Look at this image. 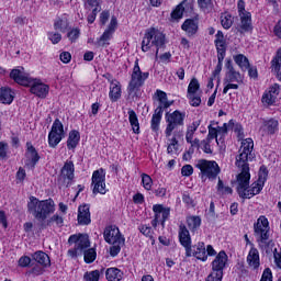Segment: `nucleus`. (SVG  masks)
<instances>
[{
    "label": "nucleus",
    "mask_w": 281,
    "mask_h": 281,
    "mask_svg": "<svg viewBox=\"0 0 281 281\" xmlns=\"http://www.w3.org/2000/svg\"><path fill=\"white\" fill-rule=\"evenodd\" d=\"M67 37L71 43H76L80 38V29H72L67 33Z\"/></svg>",
    "instance_id": "52"
},
{
    "label": "nucleus",
    "mask_w": 281,
    "mask_h": 281,
    "mask_svg": "<svg viewBox=\"0 0 281 281\" xmlns=\"http://www.w3.org/2000/svg\"><path fill=\"white\" fill-rule=\"evenodd\" d=\"M59 58H60L61 63L67 65V63L71 61V54L69 52H64L59 55Z\"/></svg>",
    "instance_id": "61"
},
{
    "label": "nucleus",
    "mask_w": 281,
    "mask_h": 281,
    "mask_svg": "<svg viewBox=\"0 0 281 281\" xmlns=\"http://www.w3.org/2000/svg\"><path fill=\"white\" fill-rule=\"evenodd\" d=\"M74 172H76L74 161L67 160L60 171L59 182L61 183V188H69L71 186L75 177Z\"/></svg>",
    "instance_id": "13"
},
{
    "label": "nucleus",
    "mask_w": 281,
    "mask_h": 281,
    "mask_svg": "<svg viewBox=\"0 0 281 281\" xmlns=\"http://www.w3.org/2000/svg\"><path fill=\"white\" fill-rule=\"evenodd\" d=\"M31 93L37 95V98H47L49 93V86L43 83L40 79H31Z\"/></svg>",
    "instance_id": "17"
},
{
    "label": "nucleus",
    "mask_w": 281,
    "mask_h": 281,
    "mask_svg": "<svg viewBox=\"0 0 281 281\" xmlns=\"http://www.w3.org/2000/svg\"><path fill=\"white\" fill-rule=\"evenodd\" d=\"M52 223H55L57 227H63V216L55 214L50 218L47 220L46 225H52Z\"/></svg>",
    "instance_id": "48"
},
{
    "label": "nucleus",
    "mask_w": 281,
    "mask_h": 281,
    "mask_svg": "<svg viewBox=\"0 0 281 281\" xmlns=\"http://www.w3.org/2000/svg\"><path fill=\"white\" fill-rule=\"evenodd\" d=\"M103 238L105 243L112 245V247H110V256L115 258V256L122 251V247H124L125 243L124 236L120 233V228H117V226H106L103 232Z\"/></svg>",
    "instance_id": "5"
},
{
    "label": "nucleus",
    "mask_w": 281,
    "mask_h": 281,
    "mask_svg": "<svg viewBox=\"0 0 281 281\" xmlns=\"http://www.w3.org/2000/svg\"><path fill=\"white\" fill-rule=\"evenodd\" d=\"M165 120L167 122V126L165 130L166 137H171L172 132L176 128H179V126H183V122L186 121V114L184 112H181L179 110H176L173 112H167L165 114Z\"/></svg>",
    "instance_id": "9"
},
{
    "label": "nucleus",
    "mask_w": 281,
    "mask_h": 281,
    "mask_svg": "<svg viewBox=\"0 0 281 281\" xmlns=\"http://www.w3.org/2000/svg\"><path fill=\"white\" fill-rule=\"evenodd\" d=\"M26 146H27L26 158L29 160L26 166H31V168H34V166L38 164L41 156H38V151H36V148H34L32 143H26Z\"/></svg>",
    "instance_id": "22"
},
{
    "label": "nucleus",
    "mask_w": 281,
    "mask_h": 281,
    "mask_svg": "<svg viewBox=\"0 0 281 281\" xmlns=\"http://www.w3.org/2000/svg\"><path fill=\"white\" fill-rule=\"evenodd\" d=\"M187 224L191 232H196L201 227V217L200 216H189L187 217Z\"/></svg>",
    "instance_id": "37"
},
{
    "label": "nucleus",
    "mask_w": 281,
    "mask_h": 281,
    "mask_svg": "<svg viewBox=\"0 0 281 281\" xmlns=\"http://www.w3.org/2000/svg\"><path fill=\"white\" fill-rule=\"evenodd\" d=\"M225 67L227 69L225 78H224V89L223 93H227L229 89H238L239 85H243V75L240 72L236 71L234 68V64H232V59H226Z\"/></svg>",
    "instance_id": "8"
},
{
    "label": "nucleus",
    "mask_w": 281,
    "mask_h": 281,
    "mask_svg": "<svg viewBox=\"0 0 281 281\" xmlns=\"http://www.w3.org/2000/svg\"><path fill=\"white\" fill-rule=\"evenodd\" d=\"M206 281H223V273L214 272L212 270V272L206 278Z\"/></svg>",
    "instance_id": "58"
},
{
    "label": "nucleus",
    "mask_w": 281,
    "mask_h": 281,
    "mask_svg": "<svg viewBox=\"0 0 281 281\" xmlns=\"http://www.w3.org/2000/svg\"><path fill=\"white\" fill-rule=\"evenodd\" d=\"M95 258H98V252H95L94 248H89L83 251V260L87 265L94 262Z\"/></svg>",
    "instance_id": "39"
},
{
    "label": "nucleus",
    "mask_w": 281,
    "mask_h": 281,
    "mask_svg": "<svg viewBox=\"0 0 281 281\" xmlns=\"http://www.w3.org/2000/svg\"><path fill=\"white\" fill-rule=\"evenodd\" d=\"M181 27L187 35L194 36V34L199 32V22L192 19H188L183 22Z\"/></svg>",
    "instance_id": "24"
},
{
    "label": "nucleus",
    "mask_w": 281,
    "mask_h": 281,
    "mask_svg": "<svg viewBox=\"0 0 281 281\" xmlns=\"http://www.w3.org/2000/svg\"><path fill=\"white\" fill-rule=\"evenodd\" d=\"M153 211L157 215V218L160 220L161 225H164L168 216H170V209H164V205L161 204H155Z\"/></svg>",
    "instance_id": "27"
},
{
    "label": "nucleus",
    "mask_w": 281,
    "mask_h": 281,
    "mask_svg": "<svg viewBox=\"0 0 281 281\" xmlns=\"http://www.w3.org/2000/svg\"><path fill=\"white\" fill-rule=\"evenodd\" d=\"M142 183L145 190H150L153 188V178L150 176L143 173L142 175Z\"/></svg>",
    "instance_id": "51"
},
{
    "label": "nucleus",
    "mask_w": 281,
    "mask_h": 281,
    "mask_svg": "<svg viewBox=\"0 0 281 281\" xmlns=\"http://www.w3.org/2000/svg\"><path fill=\"white\" fill-rule=\"evenodd\" d=\"M260 281H273V273L271 272V268H266L263 270Z\"/></svg>",
    "instance_id": "56"
},
{
    "label": "nucleus",
    "mask_w": 281,
    "mask_h": 281,
    "mask_svg": "<svg viewBox=\"0 0 281 281\" xmlns=\"http://www.w3.org/2000/svg\"><path fill=\"white\" fill-rule=\"evenodd\" d=\"M80 143V132L74 130L70 131L68 140H67V148L68 150H74Z\"/></svg>",
    "instance_id": "31"
},
{
    "label": "nucleus",
    "mask_w": 281,
    "mask_h": 281,
    "mask_svg": "<svg viewBox=\"0 0 281 281\" xmlns=\"http://www.w3.org/2000/svg\"><path fill=\"white\" fill-rule=\"evenodd\" d=\"M233 128H234L235 133H237L238 139H244L245 134L243 133V126L240 124H236V125H234Z\"/></svg>",
    "instance_id": "63"
},
{
    "label": "nucleus",
    "mask_w": 281,
    "mask_h": 281,
    "mask_svg": "<svg viewBox=\"0 0 281 281\" xmlns=\"http://www.w3.org/2000/svg\"><path fill=\"white\" fill-rule=\"evenodd\" d=\"M274 34L278 38H281V20L274 26Z\"/></svg>",
    "instance_id": "64"
},
{
    "label": "nucleus",
    "mask_w": 281,
    "mask_h": 281,
    "mask_svg": "<svg viewBox=\"0 0 281 281\" xmlns=\"http://www.w3.org/2000/svg\"><path fill=\"white\" fill-rule=\"evenodd\" d=\"M113 36V32L105 30L101 37L97 41L98 47H104L109 45L111 37Z\"/></svg>",
    "instance_id": "38"
},
{
    "label": "nucleus",
    "mask_w": 281,
    "mask_h": 281,
    "mask_svg": "<svg viewBox=\"0 0 281 281\" xmlns=\"http://www.w3.org/2000/svg\"><path fill=\"white\" fill-rule=\"evenodd\" d=\"M148 76H150V74L143 72L142 68H139V59H136L131 75V80L127 87L128 94H136L139 91V89L144 87L146 80H148Z\"/></svg>",
    "instance_id": "7"
},
{
    "label": "nucleus",
    "mask_w": 281,
    "mask_h": 281,
    "mask_svg": "<svg viewBox=\"0 0 281 281\" xmlns=\"http://www.w3.org/2000/svg\"><path fill=\"white\" fill-rule=\"evenodd\" d=\"M10 78L18 85H22V87H30L32 83V78L25 74V69L23 67L12 69Z\"/></svg>",
    "instance_id": "15"
},
{
    "label": "nucleus",
    "mask_w": 281,
    "mask_h": 281,
    "mask_svg": "<svg viewBox=\"0 0 281 281\" xmlns=\"http://www.w3.org/2000/svg\"><path fill=\"white\" fill-rule=\"evenodd\" d=\"M187 98L190 100L191 106H201V97L195 94H187Z\"/></svg>",
    "instance_id": "55"
},
{
    "label": "nucleus",
    "mask_w": 281,
    "mask_h": 281,
    "mask_svg": "<svg viewBox=\"0 0 281 281\" xmlns=\"http://www.w3.org/2000/svg\"><path fill=\"white\" fill-rule=\"evenodd\" d=\"M278 95H280V86L274 83L272 87L265 91L261 98V102L267 106H273L278 100Z\"/></svg>",
    "instance_id": "16"
},
{
    "label": "nucleus",
    "mask_w": 281,
    "mask_h": 281,
    "mask_svg": "<svg viewBox=\"0 0 281 281\" xmlns=\"http://www.w3.org/2000/svg\"><path fill=\"white\" fill-rule=\"evenodd\" d=\"M13 100H14V95L12 94V89L10 88L0 89V102H2V104H12Z\"/></svg>",
    "instance_id": "32"
},
{
    "label": "nucleus",
    "mask_w": 281,
    "mask_h": 281,
    "mask_svg": "<svg viewBox=\"0 0 281 281\" xmlns=\"http://www.w3.org/2000/svg\"><path fill=\"white\" fill-rule=\"evenodd\" d=\"M195 168H198L202 177H207V179H216L221 175V167L214 160L200 159L198 160Z\"/></svg>",
    "instance_id": "10"
},
{
    "label": "nucleus",
    "mask_w": 281,
    "mask_h": 281,
    "mask_svg": "<svg viewBox=\"0 0 281 281\" xmlns=\"http://www.w3.org/2000/svg\"><path fill=\"white\" fill-rule=\"evenodd\" d=\"M194 256L198 260H202V262H205L207 260V254L205 249L204 243H199L196 246H193V252L191 250V256Z\"/></svg>",
    "instance_id": "26"
},
{
    "label": "nucleus",
    "mask_w": 281,
    "mask_h": 281,
    "mask_svg": "<svg viewBox=\"0 0 281 281\" xmlns=\"http://www.w3.org/2000/svg\"><path fill=\"white\" fill-rule=\"evenodd\" d=\"M47 36L49 41L53 43V45H58V42L63 41V35H60V33L48 32Z\"/></svg>",
    "instance_id": "53"
},
{
    "label": "nucleus",
    "mask_w": 281,
    "mask_h": 281,
    "mask_svg": "<svg viewBox=\"0 0 281 281\" xmlns=\"http://www.w3.org/2000/svg\"><path fill=\"white\" fill-rule=\"evenodd\" d=\"M213 139H216V144H218V130L216 127H212V125H209L206 140L212 142Z\"/></svg>",
    "instance_id": "47"
},
{
    "label": "nucleus",
    "mask_w": 281,
    "mask_h": 281,
    "mask_svg": "<svg viewBox=\"0 0 281 281\" xmlns=\"http://www.w3.org/2000/svg\"><path fill=\"white\" fill-rule=\"evenodd\" d=\"M250 154H245L239 151L236 157V166L239 168L240 173L237 176V193L240 199H252L256 194L262 192L267 177H269V171L267 167L261 166L259 169L258 180L251 184L249 188V180L251 179V173H249V157Z\"/></svg>",
    "instance_id": "1"
},
{
    "label": "nucleus",
    "mask_w": 281,
    "mask_h": 281,
    "mask_svg": "<svg viewBox=\"0 0 281 281\" xmlns=\"http://www.w3.org/2000/svg\"><path fill=\"white\" fill-rule=\"evenodd\" d=\"M215 47L217 54H225L227 52V46L225 44V35L222 33V31H217L215 35Z\"/></svg>",
    "instance_id": "30"
},
{
    "label": "nucleus",
    "mask_w": 281,
    "mask_h": 281,
    "mask_svg": "<svg viewBox=\"0 0 281 281\" xmlns=\"http://www.w3.org/2000/svg\"><path fill=\"white\" fill-rule=\"evenodd\" d=\"M237 10H238L239 16H245L246 14H250L245 10V2L243 0L238 1Z\"/></svg>",
    "instance_id": "59"
},
{
    "label": "nucleus",
    "mask_w": 281,
    "mask_h": 281,
    "mask_svg": "<svg viewBox=\"0 0 281 281\" xmlns=\"http://www.w3.org/2000/svg\"><path fill=\"white\" fill-rule=\"evenodd\" d=\"M128 120L130 124L132 126L133 133L136 135H139V120L137 119V113H135V110H128Z\"/></svg>",
    "instance_id": "34"
},
{
    "label": "nucleus",
    "mask_w": 281,
    "mask_h": 281,
    "mask_svg": "<svg viewBox=\"0 0 281 281\" xmlns=\"http://www.w3.org/2000/svg\"><path fill=\"white\" fill-rule=\"evenodd\" d=\"M150 47H156V58L159 56V50L166 47V35L157 30L150 29L145 33L142 42V52H149Z\"/></svg>",
    "instance_id": "4"
},
{
    "label": "nucleus",
    "mask_w": 281,
    "mask_h": 281,
    "mask_svg": "<svg viewBox=\"0 0 281 281\" xmlns=\"http://www.w3.org/2000/svg\"><path fill=\"white\" fill-rule=\"evenodd\" d=\"M179 241L186 249V257L190 258L192 256V238L190 237V231L184 224L179 226Z\"/></svg>",
    "instance_id": "14"
},
{
    "label": "nucleus",
    "mask_w": 281,
    "mask_h": 281,
    "mask_svg": "<svg viewBox=\"0 0 281 281\" xmlns=\"http://www.w3.org/2000/svg\"><path fill=\"white\" fill-rule=\"evenodd\" d=\"M227 265V254L225 250H221L215 259L212 261V271L215 273H223L225 266Z\"/></svg>",
    "instance_id": "19"
},
{
    "label": "nucleus",
    "mask_w": 281,
    "mask_h": 281,
    "mask_svg": "<svg viewBox=\"0 0 281 281\" xmlns=\"http://www.w3.org/2000/svg\"><path fill=\"white\" fill-rule=\"evenodd\" d=\"M106 173L99 169L92 173L93 194H106Z\"/></svg>",
    "instance_id": "12"
},
{
    "label": "nucleus",
    "mask_w": 281,
    "mask_h": 281,
    "mask_svg": "<svg viewBox=\"0 0 281 281\" xmlns=\"http://www.w3.org/2000/svg\"><path fill=\"white\" fill-rule=\"evenodd\" d=\"M86 281H99L100 280V270H93L85 274Z\"/></svg>",
    "instance_id": "49"
},
{
    "label": "nucleus",
    "mask_w": 281,
    "mask_h": 281,
    "mask_svg": "<svg viewBox=\"0 0 281 281\" xmlns=\"http://www.w3.org/2000/svg\"><path fill=\"white\" fill-rule=\"evenodd\" d=\"M156 95L159 101V105L156 108L150 122V128L154 133L159 131V124H161V117H164V109H170L175 101H168V94L161 90L156 91Z\"/></svg>",
    "instance_id": "6"
},
{
    "label": "nucleus",
    "mask_w": 281,
    "mask_h": 281,
    "mask_svg": "<svg viewBox=\"0 0 281 281\" xmlns=\"http://www.w3.org/2000/svg\"><path fill=\"white\" fill-rule=\"evenodd\" d=\"M33 260L41 265L42 267H49L52 265V261L49 260V255L45 254L41 250L34 252L32 255Z\"/></svg>",
    "instance_id": "29"
},
{
    "label": "nucleus",
    "mask_w": 281,
    "mask_h": 281,
    "mask_svg": "<svg viewBox=\"0 0 281 281\" xmlns=\"http://www.w3.org/2000/svg\"><path fill=\"white\" fill-rule=\"evenodd\" d=\"M199 8L206 13L212 12L214 10V3L212 0H198Z\"/></svg>",
    "instance_id": "41"
},
{
    "label": "nucleus",
    "mask_w": 281,
    "mask_h": 281,
    "mask_svg": "<svg viewBox=\"0 0 281 281\" xmlns=\"http://www.w3.org/2000/svg\"><path fill=\"white\" fill-rule=\"evenodd\" d=\"M240 22L237 25V32L239 34H247L254 31V24H251V13H246L245 15H239Z\"/></svg>",
    "instance_id": "21"
},
{
    "label": "nucleus",
    "mask_w": 281,
    "mask_h": 281,
    "mask_svg": "<svg viewBox=\"0 0 281 281\" xmlns=\"http://www.w3.org/2000/svg\"><path fill=\"white\" fill-rule=\"evenodd\" d=\"M32 262V258L27 256H22L19 259V267H30V263Z\"/></svg>",
    "instance_id": "60"
},
{
    "label": "nucleus",
    "mask_w": 281,
    "mask_h": 281,
    "mask_svg": "<svg viewBox=\"0 0 281 281\" xmlns=\"http://www.w3.org/2000/svg\"><path fill=\"white\" fill-rule=\"evenodd\" d=\"M272 72L276 74L277 78L281 82V48L277 50V55L271 61Z\"/></svg>",
    "instance_id": "28"
},
{
    "label": "nucleus",
    "mask_w": 281,
    "mask_h": 281,
    "mask_svg": "<svg viewBox=\"0 0 281 281\" xmlns=\"http://www.w3.org/2000/svg\"><path fill=\"white\" fill-rule=\"evenodd\" d=\"M120 98H122V86H120V81L113 80L110 86V100L117 102Z\"/></svg>",
    "instance_id": "25"
},
{
    "label": "nucleus",
    "mask_w": 281,
    "mask_h": 281,
    "mask_svg": "<svg viewBox=\"0 0 281 281\" xmlns=\"http://www.w3.org/2000/svg\"><path fill=\"white\" fill-rule=\"evenodd\" d=\"M233 60H235L236 65H238L241 71H247V69H249V59L247 56L243 54L234 55Z\"/></svg>",
    "instance_id": "33"
},
{
    "label": "nucleus",
    "mask_w": 281,
    "mask_h": 281,
    "mask_svg": "<svg viewBox=\"0 0 281 281\" xmlns=\"http://www.w3.org/2000/svg\"><path fill=\"white\" fill-rule=\"evenodd\" d=\"M179 150V140H177V134L171 138V143L167 147L168 155H177Z\"/></svg>",
    "instance_id": "44"
},
{
    "label": "nucleus",
    "mask_w": 281,
    "mask_h": 281,
    "mask_svg": "<svg viewBox=\"0 0 281 281\" xmlns=\"http://www.w3.org/2000/svg\"><path fill=\"white\" fill-rule=\"evenodd\" d=\"M267 131L270 135H273L276 131H278V121L276 120H269L266 123Z\"/></svg>",
    "instance_id": "50"
},
{
    "label": "nucleus",
    "mask_w": 281,
    "mask_h": 281,
    "mask_svg": "<svg viewBox=\"0 0 281 281\" xmlns=\"http://www.w3.org/2000/svg\"><path fill=\"white\" fill-rule=\"evenodd\" d=\"M223 60H225V53H217V65L212 74L213 78H216L223 71Z\"/></svg>",
    "instance_id": "40"
},
{
    "label": "nucleus",
    "mask_w": 281,
    "mask_h": 281,
    "mask_svg": "<svg viewBox=\"0 0 281 281\" xmlns=\"http://www.w3.org/2000/svg\"><path fill=\"white\" fill-rule=\"evenodd\" d=\"M122 276H124V273L121 272L117 268H109L105 271V278L109 281H120L122 280Z\"/></svg>",
    "instance_id": "35"
},
{
    "label": "nucleus",
    "mask_w": 281,
    "mask_h": 281,
    "mask_svg": "<svg viewBox=\"0 0 281 281\" xmlns=\"http://www.w3.org/2000/svg\"><path fill=\"white\" fill-rule=\"evenodd\" d=\"M69 245H74L77 251H85V249L89 248L91 243L89 241V236L87 235H71L68 238Z\"/></svg>",
    "instance_id": "18"
},
{
    "label": "nucleus",
    "mask_w": 281,
    "mask_h": 281,
    "mask_svg": "<svg viewBox=\"0 0 281 281\" xmlns=\"http://www.w3.org/2000/svg\"><path fill=\"white\" fill-rule=\"evenodd\" d=\"M201 89V85L199 83V79L193 78L191 79L189 86H188V95L195 94L196 91Z\"/></svg>",
    "instance_id": "45"
},
{
    "label": "nucleus",
    "mask_w": 281,
    "mask_h": 281,
    "mask_svg": "<svg viewBox=\"0 0 281 281\" xmlns=\"http://www.w3.org/2000/svg\"><path fill=\"white\" fill-rule=\"evenodd\" d=\"M193 172H194V168L192 167V165H184L181 168L182 177H191V175H193Z\"/></svg>",
    "instance_id": "57"
},
{
    "label": "nucleus",
    "mask_w": 281,
    "mask_h": 281,
    "mask_svg": "<svg viewBox=\"0 0 281 281\" xmlns=\"http://www.w3.org/2000/svg\"><path fill=\"white\" fill-rule=\"evenodd\" d=\"M247 263L251 269H258L260 267V252H258V249L252 247L247 256Z\"/></svg>",
    "instance_id": "23"
},
{
    "label": "nucleus",
    "mask_w": 281,
    "mask_h": 281,
    "mask_svg": "<svg viewBox=\"0 0 281 281\" xmlns=\"http://www.w3.org/2000/svg\"><path fill=\"white\" fill-rule=\"evenodd\" d=\"M77 221L79 225H91V211L89 204H83L78 207Z\"/></svg>",
    "instance_id": "20"
},
{
    "label": "nucleus",
    "mask_w": 281,
    "mask_h": 281,
    "mask_svg": "<svg viewBox=\"0 0 281 281\" xmlns=\"http://www.w3.org/2000/svg\"><path fill=\"white\" fill-rule=\"evenodd\" d=\"M69 27V22H67V19H58L54 23V30H58L59 32H67V29Z\"/></svg>",
    "instance_id": "43"
},
{
    "label": "nucleus",
    "mask_w": 281,
    "mask_h": 281,
    "mask_svg": "<svg viewBox=\"0 0 281 281\" xmlns=\"http://www.w3.org/2000/svg\"><path fill=\"white\" fill-rule=\"evenodd\" d=\"M186 0L182 1L180 4L177 5V8L171 12V19H182L183 12H186Z\"/></svg>",
    "instance_id": "42"
},
{
    "label": "nucleus",
    "mask_w": 281,
    "mask_h": 281,
    "mask_svg": "<svg viewBox=\"0 0 281 281\" xmlns=\"http://www.w3.org/2000/svg\"><path fill=\"white\" fill-rule=\"evenodd\" d=\"M182 201L186 203V205H190L191 207H194V200L190 196L188 193H183Z\"/></svg>",
    "instance_id": "62"
},
{
    "label": "nucleus",
    "mask_w": 281,
    "mask_h": 281,
    "mask_svg": "<svg viewBox=\"0 0 281 281\" xmlns=\"http://www.w3.org/2000/svg\"><path fill=\"white\" fill-rule=\"evenodd\" d=\"M210 144H212V140H207L206 138L201 142L200 148L206 155H212V147L210 146Z\"/></svg>",
    "instance_id": "54"
},
{
    "label": "nucleus",
    "mask_w": 281,
    "mask_h": 281,
    "mask_svg": "<svg viewBox=\"0 0 281 281\" xmlns=\"http://www.w3.org/2000/svg\"><path fill=\"white\" fill-rule=\"evenodd\" d=\"M241 146L239 149V153H245L246 155H251L254 150V139L251 138H246L241 139Z\"/></svg>",
    "instance_id": "36"
},
{
    "label": "nucleus",
    "mask_w": 281,
    "mask_h": 281,
    "mask_svg": "<svg viewBox=\"0 0 281 281\" xmlns=\"http://www.w3.org/2000/svg\"><path fill=\"white\" fill-rule=\"evenodd\" d=\"M255 236L257 238V243L266 254H271L273 251V247L276 244L273 240L269 239V220L265 216H260L255 224Z\"/></svg>",
    "instance_id": "3"
},
{
    "label": "nucleus",
    "mask_w": 281,
    "mask_h": 281,
    "mask_svg": "<svg viewBox=\"0 0 281 281\" xmlns=\"http://www.w3.org/2000/svg\"><path fill=\"white\" fill-rule=\"evenodd\" d=\"M221 23H222V27H224V30H229V27H232V25H234V20L232 19V15L225 14V15H222Z\"/></svg>",
    "instance_id": "46"
},
{
    "label": "nucleus",
    "mask_w": 281,
    "mask_h": 281,
    "mask_svg": "<svg viewBox=\"0 0 281 281\" xmlns=\"http://www.w3.org/2000/svg\"><path fill=\"white\" fill-rule=\"evenodd\" d=\"M27 212L32 214L35 221L43 223V221H47L56 212V203L52 199L38 200L36 196H30Z\"/></svg>",
    "instance_id": "2"
},
{
    "label": "nucleus",
    "mask_w": 281,
    "mask_h": 281,
    "mask_svg": "<svg viewBox=\"0 0 281 281\" xmlns=\"http://www.w3.org/2000/svg\"><path fill=\"white\" fill-rule=\"evenodd\" d=\"M65 137V127L63 122L56 119L52 125V130L48 134V145L50 148H56Z\"/></svg>",
    "instance_id": "11"
}]
</instances>
